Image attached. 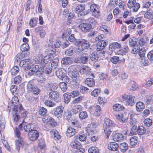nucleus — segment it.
<instances>
[{
  "instance_id": "f257e3e1",
  "label": "nucleus",
  "mask_w": 153,
  "mask_h": 153,
  "mask_svg": "<svg viewBox=\"0 0 153 153\" xmlns=\"http://www.w3.org/2000/svg\"><path fill=\"white\" fill-rule=\"evenodd\" d=\"M79 67L78 65H71L69 68L68 75L72 79L71 84L73 85L77 86L78 85L79 81Z\"/></svg>"
},
{
  "instance_id": "f03ea898",
  "label": "nucleus",
  "mask_w": 153,
  "mask_h": 153,
  "mask_svg": "<svg viewBox=\"0 0 153 153\" xmlns=\"http://www.w3.org/2000/svg\"><path fill=\"white\" fill-rule=\"evenodd\" d=\"M116 125L114 122L108 118L105 119L103 125V128L105 137L108 139L111 132V130H115Z\"/></svg>"
},
{
  "instance_id": "7ed1b4c3",
  "label": "nucleus",
  "mask_w": 153,
  "mask_h": 153,
  "mask_svg": "<svg viewBox=\"0 0 153 153\" xmlns=\"http://www.w3.org/2000/svg\"><path fill=\"white\" fill-rule=\"evenodd\" d=\"M134 98V96L124 94L119 99V100L121 102H122L127 100L126 102V105L132 106L133 104Z\"/></svg>"
},
{
  "instance_id": "20e7f679",
  "label": "nucleus",
  "mask_w": 153,
  "mask_h": 153,
  "mask_svg": "<svg viewBox=\"0 0 153 153\" xmlns=\"http://www.w3.org/2000/svg\"><path fill=\"white\" fill-rule=\"evenodd\" d=\"M23 122H23L19 126V127L21 130H24L25 131L29 132L35 129L36 128L35 127V125L32 123H28L26 125H25Z\"/></svg>"
},
{
  "instance_id": "39448f33",
  "label": "nucleus",
  "mask_w": 153,
  "mask_h": 153,
  "mask_svg": "<svg viewBox=\"0 0 153 153\" xmlns=\"http://www.w3.org/2000/svg\"><path fill=\"white\" fill-rule=\"evenodd\" d=\"M20 66L26 71L29 70L31 68L32 64L29 59H26L22 60L19 63Z\"/></svg>"
},
{
  "instance_id": "423d86ee",
  "label": "nucleus",
  "mask_w": 153,
  "mask_h": 153,
  "mask_svg": "<svg viewBox=\"0 0 153 153\" xmlns=\"http://www.w3.org/2000/svg\"><path fill=\"white\" fill-rule=\"evenodd\" d=\"M36 128L31 131H29L28 134V138L31 141L36 140L39 136V132L35 129Z\"/></svg>"
},
{
  "instance_id": "0eeeda50",
  "label": "nucleus",
  "mask_w": 153,
  "mask_h": 153,
  "mask_svg": "<svg viewBox=\"0 0 153 153\" xmlns=\"http://www.w3.org/2000/svg\"><path fill=\"white\" fill-rule=\"evenodd\" d=\"M85 8V5L84 4H79L77 5L75 10V12L78 13V16H79V15L81 16H84V18H86V15L85 13L82 12L84 10Z\"/></svg>"
},
{
  "instance_id": "6e6552de",
  "label": "nucleus",
  "mask_w": 153,
  "mask_h": 153,
  "mask_svg": "<svg viewBox=\"0 0 153 153\" xmlns=\"http://www.w3.org/2000/svg\"><path fill=\"white\" fill-rule=\"evenodd\" d=\"M42 69H39V65H36L32 68V69L28 71V74L29 76H31L33 75L36 73L37 75H40L41 74Z\"/></svg>"
},
{
  "instance_id": "1a4fd4ad",
  "label": "nucleus",
  "mask_w": 153,
  "mask_h": 153,
  "mask_svg": "<svg viewBox=\"0 0 153 153\" xmlns=\"http://www.w3.org/2000/svg\"><path fill=\"white\" fill-rule=\"evenodd\" d=\"M18 107H15L13 108L12 114L13 115V118L14 122L16 123L19 120L20 117L18 113Z\"/></svg>"
},
{
  "instance_id": "9d476101",
  "label": "nucleus",
  "mask_w": 153,
  "mask_h": 153,
  "mask_svg": "<svg viewBox=\"0 0 153 153\" xmlns=\"http://www.w3.org/2000/svg\"><path fill=\"white\" fill-rule=\"evenodd\" d=\"M79 27L84 32H88L92 28V26L89 23H82L79 26Z\"/></svg>"
},
{
  "instance_id": "9b49d317",
  "label": "nucleus",
  "mask_w": 153,
  "mask_h": 153,
  "mask_svg": "<svg viewBox=\"0 0 153 153\" xmlns=\"http://www.w3.org/2000/svg\"><path fill=\"white\" fill-rule=\"evenodd\" d=\"M42 120L44 121L45 123H47L52 126H55L56 125L54 120L50 116L47 115L45 116L44 117L42 118Z\"/></svg>"
},
{
  "instance_id": "f8f14e48",
  "label": "nucleus",
  "mask_w": 153,
  "mask_h": 153,
  "mask_svg": "<svg viewBox=\"0 0 153 153\" xmlns=\"http://www.w3.org/2000/svg\"><path fill=\"white\" fill-rule=\"evenodd\" d=\"M64 107L62 106L57 107L54 112V114L58 118H61L62 117Z\"/></svg>"
},
{
  "instance_id": "ddd939ff",
  "label": "nucleus",
  "mask_w": 153,
  "mask_h": 153,
  "mask_svg": "<svg viewBox=\"0 0 153 153\" xmlns=\"http://www.w3.org/2000/svg\"><path fill=\"white\" fill-rule=\"evenodd\" d=\"M53 58V55L51 54L46 55L43 59L42 66L45 67L47 64H48Z\"/></svg>"
},
{
  "instance_id": "4468645a",
  "label": "nucleus",
  "mask_w": 153,
  "mask_h": 153,
  "mask_svg": "<svg viewBox=\"0 0 153 153\" xmlns=\"http://www.w3.org/2000/svg\"><path fill=\"white\" fill-rule=\"evenodd\" d=\"M56 76L60 79H63L64 77L66 74V71L64 68L59 69L56 71Z\"/></svg>"
},
{
  "instance_id": "2eb2a0df",
  "label": "nucleus",
  "mask_w": 153,
  "mask_h": 153,
  "mask_svg": "<svg viewBox=\"0 0 153 153\" xmlns=\"http://www.w3.org/2000/svg\"><path fill=\"white\" fill-rule=\"evenodd\" d=\"M124 137L123 134L121 133H116L113 135V139L115 141L120 142L123 141Z\"/></svg>"
},
{
  "instance_id": "dca6fc26",
  "label": "nucleus",
  "mask_w": 153,
  "mask_h": 153,
  "mask_svg": "<svg viewBox=\"0 0 153 153\" xmlns=\"http://www.w3.org/2000/svg\"><path fill=\"white\" fill-rule=\"evenodd\" d=\"M45 87L48 90H56L58 88V85L56 83H48L46 84Z\"/></svg>"
},
{
  "instance_id": "f3484780",
  "label": "nucleus",
  "mask_w": 153,
  "mask_h": 153,
  "mask_svg": "<svg viewBox=\"0 0 153 153\" xmlns=\"http://www.w3.org/2000/svg\"><path fill=\"white\" fill-rule=\"evenodd\" d=\"M119 145L115 142H110L108 145V149L111 151H116L119 148Z\"/></svg>"
},
{
  "instance_id": "a211bd4d",
  "label": "nucleus",
  "mask_w": 153,
  "mask_h": 153,
  "mask_svg": "<svg viewBox=\"0 0 153 153\" xmlns=\"http://www.w3.org/2000/svg\"><path fill=\"white\" fill-rule=\"evenodd\" d=\"M49 98L51 100L55 101L59 97V94L58 92L56 91H51L49 92Z\"/></svg>"
},
{
  "instance_id": "6ab92c4d",
  "label": "nucleus",
  "mask_w": 153,
  "mask_h": 153,
  "mask_svg": "<svg viewBox=\"0 0 153 153\" xmlns=\"http://www.w3.org/2000/svg\"><path fill=\"white\" fill-rule=\"evenodd\" d=\"M24 144V141L22 137L18 138V139L15 141L16 149L19 150L20 147L23 146Z\"/></svg>"
},
{
  "instance_id": "aec40b11",
  "label": "nucleus",
  "mask_w": 153,
  "mask_h": 153,
  "mask_svg": "<svg viewBox=\"0 0 153 153\" xmlns=\"http://www.w3.org/2000/svg\"><path fill=\"white\" fill-rule=\"evenodd\" d=\"M89 56L87 53H85L81 54L79 58L80 62L83 64L86 63L88 62Z\"/></svg>"
},
{
  "instance_id": "412c9836",
  "label": "nucleus",
  "mask_w": 153,
  "mask_h": 153,
  "mask_svg": "<svg viewBox=\"0 0 153 153\" xmlns=\"http://www.w3.org/2000/svg\"><path fill=\"white\" fill-rule=\"evenodd\" d=\"M75 139L79 140L81 141H85L87 138L86 134L83 132H80L79 133L75 136Z\"/></svg>"
},
{
  "instance_id": "4be33fe9",
  "label": "nucleus",
  "mask_w": 153,
  "mask_h": 153,
  "mask_svg": "<svg viewBox=\"0 0 153 153\" xmlns=\"http://www.w3.org/2000/svg\"><path fill=\"white\" fill-rule=\"evenodd\" d=\"M76 133V130L74 128L69 127L67 131L66 135L69 137H71Z\"/></svg>"
},
{
  "instance_id": "5701e85b",
  "label": "nucleus",
  "mask_w": 153,
  "mask_h": 153,
  "mask_svg": "<svg viewBox=\"0 0 153 153\" xmlns=\"http://www.w3.org/2000/svg\"><path fill=\"white\" fill-rule=\"evenodd\" d=\"M85 82L86 84L90 87H92L95 85L94 79L93 78H87Z\"/></svg>"
},
{
  "instance_id": "b1692460",
  "label": "nucleus",
  "mask_w": 153,
  "mask_h": 153,
  "mask_svg": "<svg viewBox=\"0 0 153 153\" xmlns=\"http://www.w3.org/2000/svg\"><path fill=\"white\" fill-rule=\"evenodd\" d=\"M115 116L116 119L121 123H124L125 122L126 119L124 118L123 114L118 113L115 114Z\"/></svg>"
},
{
  "instance_id": "393cba45",
  "label": "nucleus",
  "mask_w": 153,
  "mask_h": 153,
  "mask_svg": "<svg viewBox=\"0 0 153 153\" xmlns=\"http://www.w3.org/2000/svg\"><path fill=\"white\" fill-rule=\"evenodd\" d=\"M119 146L120 151L123 152H125L128 148V144L125 142L120 143Z\"/></svg>"
},
{
  "instance_id": "a878e982",
  "label": "nucleus",
  "mask_w": 153,
  "mask_h": 153,
  "mask_svg": "<svg viewBox=\"0 0 153 153\" xmlns=\"http://www.w3.org/2000/svg\"><path fill=\"white\" fill-rule=\"evenodd\" d=\"M144 107V104L141 102H138L136 104V109L138 112L142 111Z\"/></svg>"
},
{
  "instance_id": "bb28decb",
  "label": "nucleus",
  "mask_w": 153,
  "mask_h": 153,
  "mask_svg": "<svg viewBox=\"0 0 153 153\" xmlns=\"http://www.w3.org/2000/svg\"><path fill=\"white\" fill-rule=\"evenodd\" d=\"M121 44L117 42L111 43L109 46V49L113 51L114 49H118L121 48Z\"/></svg>"
},
{
  "instance_id": "cd10ccee",
  "label": "nucleus",
  "mask_w": 153,
  "mask_h": 153,
  "mask_svg": "<svg viewBox=\"0 0 153 153\" xmlns=\"http://www.w3.org/2000/svg\"><path fill=\"white\" fill-rule=\"evenodd\" d=\"M45 67L43 66H40L39 68V69H42V71H41V74L40 75L42 74L45 73L47 74H49L51 73L52 71V69L51 67L49 66L48 67L47 66L45 69H44V68Z\"/></svg>"
},
{
  "instance_id": "c85d7f7f",
  "label": "nucleus",
  "mask_w": 153,
  "mask_h": 153,
  "mask_svg": "<svg viewBox=\"0 0 153 153\" xmlns=\"http://www.w3.org/2000/svg\"><path fill=\"white\" fill-rule=\"evenodd\" d=\"M90 68L87 66H83L79 69L80 73L82 74H87L90 71Z\"/></svg>"
},
{
  "instance_id": "c756f323",
  "label": "nucleus",
  "mask_w": 153,
  "mask_h": 153,
  "mask_svg": "<svg viewBox=\"0 0 153 153\" xmlns=\"http://www.w3.org/2000/svg\"><path fill=\"white\" fill-rule=\"evenodd\" d=\"M71 145V147L74 149H78L82 147V145L78 141L74 140L72 141Z\"/></svg>"
},
{
  "instance_id": "7c9ffc66",
  "label": "nucleus",
  "mask_w": 153,
  "mask_h": 153,
  "mask_svg": "<svg viewBox=\"0 0 153 153\" xmlns=\"http://www.w3.org/2000/svg\"><path fill=\"white\" fill-rule=\"evenodd\" d=\"M61 63L65 65H71L72 63V61L70 58L65 57L62 59Z\"/></svg>"
},
{
  "instance_id": "2f4dec72",
  "label": "nucleus",
  "mask_w": 153,
  "mask_h": 153,
  "mask_svg": "<svg viewBox=\"0 0 153 153\" xmlns=\"http://www.w3.org/2000/svg\"><path fill=\"white\" fill-rule=\"evenodd\" d=\"M137 137L136 136L132 137L130 139V146L132 147L134 146L137 143Z\"/></svg>"
},
{
  "instance_id": "473e14b6",
  "label": "nucleus",
  "mask_w": 153,
  "mask_h": 153,
  "mask_svg": "<svg viewBox=\"0 0 153 153\" xmlns=\"http://www.w3.org/2000/svg\"><path fill=\"white\" fill-rule=\"evenodd\" d=\"M90 45L89 43L85 39H82L81 47L82 49H87L89 47Z\"/></svg>"
},
{
  "instance_id": "72a5a7b5",
  "label": "nucleus",
  "mask_w": 153,
  "mask_h": 153,
  "mask_svg": "<svg viewBox=\"0 0 153 153\" xmlns=\"http://www.w3.org/2000/svg\"><path fill=\"white\" fill-rule=\"evenodd\" d=\"M64 101L67 104L70 101L71 97L70 93L67 92L63 94Z\"/></svg>"
},
{
  "instance_id": "f704fd0d",
  "label": "nucleus",
  "mask_w": 153,
  "mask_h": 153,
  "mask_svg": "<svg viewBox=\"0 0 153 153\" xmlns=\"http://www.w3.org/2000/svg\"><path fill=\"white\" fill-rule=\"evenodd\" d=\"M19 69L18 66H14L11 68L10 73L12 75H16L19 72Z\"/></svg>"
},
{
  "instance_id": "c9c22d12",
  "label": "nucleus",
  "mask_w": 153,
  "mask_h": 153,
  "mask_svg": "<svg viewBox=\"0 0 153 153\" xmlns=\"http://www.w3.org/2000/svg\"><path fill=\"white\" fill-rule=\"evenodd\" d=\"M138 51V53L140 58H144L146 53L145 49L144 48H139Z\"/></svg>"
},
{
  "instance_id": "e433bc0d",
  "label": "nucleus",
  "mask_w": 153,
  "mask_h": 153,
  "mask_svg": "<svg viewBox=\"0 0 153 153\" xmlns=\"http://www.w3.org/2000/svg\"><path fill=\"white\" fill-rule=\"evenodd\" d=\"M137 132L138 134L142 135L145 133L146 129L143 126H139L138 128Z\"/></svg>"
},
{
  "instance_id": "4c0bfd02",
  "label": "nucleus",
  "mask_w": 153,
  "mask_h": 153,
  "mask_svg": "<svg viewBox=\"0 0 153 153\" xmlns=\"http://www.w3.org/2000/svg\"><path fill=\"white\" fill-rule=\"evenodd\" d=\"M35 86L33 80H31L27 83V88L28 91H31Z\"/></svg>"
},
{
  "instance_id": "58836bf2",
  "label": "nucleus",
  "mask_w": 153,
  "mask_h": 153,
  "mask_svg": "<svg viewBox=\"0 0 153 153\" xmlns=\"http://www.w3.org/2000/svg\"><path fill=\"white\" fill-rule=\"evenodd\" d=\"M52 133L53 135V137L55 140H59L61 138V136L60 135L58 131L56 129H53L52 131Z\"/></svg>"
},
{
  "instance_id": "ea45409f",
  "label": "nucleus",
  "mask_w": 153,
  "mask_h": 153,
  "mask_svg": "<svg viewBox=\"0 0 153 153\" xmlns=\"http://www.w3.org/2000/svg\"><path fill=\"white\" fill-rule=\"evenodd\" d=\"M59 86L62 91L63 92H65L67 89V85L65 82H63L59 83Z\"/></svg>"
},
{
  "instance_id": "a19ab883",
  "label": "nucleus",
  "mask_w": 153,
  "mask_h": 153,
  "mask_svg": "<svg viewBox=\"0 0 153 153\" xmlns=\"http://www.w3.org/2000/svg\"><path fill=\"white\" fill-rule=\"evenodd\" d=\"M20 49L23 52L28 51L29 49V46L28 44L24 43L21 45Z\"/></svg>"
},
{
  "instance_id": "79ce46f5",
  "label": "nucleus",
  "mask_w": 153,
  "mask_h": 153,
  "mask_svg": "<svg viewBox=\"0 0 153 153\" xmlns=\"http://www.w3.org/2000/svg\"><path fill=\"white\" fill-rule=\"evenodd\" d=\"M74 47H70L68 49H66L65 52V54L68 56H71L74 53Z\"/></svg>"
},
{
  "instance_id": "37998d69",
  "label": "nucleus",
  "mask_w": 153,
  "mask_h": 153,
  "mask_svg": "<svg viewBox=\"0 0 153 153\" xmlns=\"http://www.w3.org/2000/svg\"><path fill=\"white\" fill-rule=\"evenodd\" d=\"M44 103L46 105L50 107H54L56 105L55 103L49 100H46L45 102Z\"/></svg>"
},
{
  "instance_id": "c03bdc74",
  "label": "nucleus",
  "mask_w": 153,
  "mask_h": 153,
  "mask_svg": "<svg viewBox=\"0 0 153 153\" xmlns=\"http://www.w3.org/2000/svg\"><path fill=\"white\" fill-rule=\"evenodd\" d=\"M137 43V41L136 39L130 38L128 40V45L131 47L135 46Z\"/></svg>"
},
{
  "instance_id": "a18cd8bd",
  "label": "nucleus",
  "mask_w": 153,
  "mask_h": 153,
  "mask_svg": "<svg viewBox=\"0 0 153 153\" xmlns=\"http://www.w3.org/2000/svg\"><path fill=\"white\" fill-rule=\"evenodd\" d=\"M90 58L91 61L94 62H96L98 59V55L95 52L91 54Z\"/></svg>"
},
{
  "instance_id": "49530a36",
  "label": "nucleus",
  "mask_w": 153,
  "mask_h": 153,
  "mask_svg": "<svg viewBox=\"0 0 153 153\" xmlns=\"http://www.w3.org/2000/svg\"><path fill=\"white\" fill-rule=\"evenodd\" d=\"M113 108L115 111H119L122 110L124 108L119 104H116L114 105Z\"/></svg>"
},
{
  "instance_id": "de8ad7c7",
  "label": "nucleus",
  "mask_w": 153,
  "mask_h": 153,
  "mask_svg": "<svg viewBox=\"0 0 153 153\" xmlns=\"http://www.w3.org/2000/svg\"><path fill=\"white\" fill-rule=\"evenodd\" d=\"M134 122H131L130 123V125L131 126V130L132 132H130L129 133V135H132L134 134L135 130L137 128V126L133 123Z\"/></svg>"
},
{
  "instance_id": "09e8293b",
  "label": "nucleus",
  "mask_w": 153,
  "mask_h": 153,
  "mask_svg": "<svg viewBox=\"0 0 153 153\" xmlns=\"http://www.w3.org/2000/svg\"><path fill=\"white\" fill-rule=\"evenodd\" d=\"M95 114L96 116H99L101 114V108L99 105H96L95 107Z\"/></svg>"
},
{
  "instance_id": "8fccbe9b",
  "label": "nucleus",
  "mask_w": 153,
  "mask_h": 153,
  "mask_svg": "<svg viewBox=\"0 0 153 153\" xmlns=\"http://www.w3.org/2000/svg\"><path fill=\"white\" fill-rule=\"evenodd\" d=\"M88 151L89 153H98L99 149L97 147L92 146L88 149Z\"/></svg>"
},
{
  "instance_id": "3c124183",
  "label": "nucleus",
  "mask_w": 153,
  "mask_h": 153,
  "mask_svg": "<svg viewBox=\"0 0 153 153\" xmlns=\"http://www.w3.org/2000/svg\"><path fill=\"white\" fill-rule=\"evenodd\" d=\"M140 7V4L136 2L135 4H134L132 6V7H131V8L132 9L133 12H135L138 11Z\"/></svg>"
},
{
  "instance_id": "603ef678",
  "label": "nucleus",
  "mask_w": 153,
  "mask_h": 153,
  "mask_svg": "<svg viewBox=\"0 0 153 153\" xmlns=\"http://www.w3.org/2000/svg\"><path fill=\"white\" fill-rule=\"evenodd\" d=\"M19 102V100L18 97L16 96H14L13 97L11 100V103L13 106H14L15 108L16 106L17 107L16 104Z\"/></svg>"
},
{
  "instance_id": "864d4df0",
  "label": "nucleus",
  "mask_w": 153,
  "mask_h": 153,
  "mask_svg": "<svg viewBox=\"0 0 153 153\" xmlns=\"http://www.w3.org/2000/svg\"><path fill=\"white\" fill-rule=\"evenodd\" d=\"M100 92V90L99 89H95L91 92V94L93 96L96 97L99 95Z\"/></svg>"
},
{
  "instance_id": "5fc2aeb1",
  "label": "nucleus",
  "mask_w": 153,
  "mask_h": 153,
  "mask_svg": "<svg viewBox=\"0 0 153 153\" xmlns=\"http://www.w3.org/2000/svg\"><path fill=\"white\" fill-rule=\"evenodd\" d=\"M22 79V78L21 76L19 75H18L14 79V83L16 84H19L21 82Z\"/></svg>"
},
{
  "instance_id": "6e6d98bb",
  "label": "nucleus",
  "mask_w": 153,
  "mask_h": 153,
  "mask_svg": "<svg viewBox=\"0 0 153 153\" xmlns=\"http://www.w3.org/2000/svg\"><path fill=\"white\" fill-rule=\"evenodd\" d=\"M91 126L88 125L87 128V132L89 134H93L94 133L95 131V129L94 128H91Z\"/></svg>"
},
{
  "instance_id": "4d7b16f0",
  "label": "nucleus",
  "mask_w": 153,
  "mask_h": 153,
  "mask_svg": "<svg viewBox=\"0 0 153 153\" xmlns=\"http://www.w3.org/2000/svg\"><path fill=\"white\" fill-rule=\"evenodd\" d=\"M144 123L145 125L147 127H149L152 124V120L149 118L145 119L144 121Z\"/></svg>"
},
{
  "instance_id": "13d9d810",
  "label": "nucleus",
  "mask_w": 153,
  "mask_h": 153,
  "mask_svg": "<svg viewBox=\"0 0 153 153\" xmlns=\"http://www.w3.org/2000/svg\"><path fill=\"white\" fill-rule=\"evenodd\" d=\"M58 62L59 59L57 58H55L51 64V67L56 68L57 66Z\"/></svg>"
},
{
  "instance_id": "bf43d9fd",
  "label": "nucleus",
  "mask_w": 153,
  "mask_h": 153,
  "mask_svg": "<svg viewBox=\"0 0 153 153\" xmlns=\"http://www.w3.org/2000/svg\"><path fill=\"white\" fill-rule=\"evenodd\" d=\"M27 54L25 52L18 53L16 56L17 58L19 59H24L27 57Z\"/></svg>"
},
{
  "instance_id": "052dcab7",
  "label": "nucleus",
  "mask_w": 153,
  "mask_h": 153,
  "mask_svg": "<svg viewBox=\"0 0 153 153\" xmlns=\"http://www.w3.org/2000/svg\"><path fill=\"white\" fill-rule=\"evenodd\" d=\"M79 116L81 119H84L87 118L88 115L86 111H82L79 113Z\"/></svg>"
},
{
  "instance_id": "680f3d73",
  "label": "nucleus",
  "mask_w": 153,
  "mask_h": 153,
  "mask_svg": "<svg viewBox=\"0 0 153 153\" xmlns=\"http://www.w3.org/2000/svg\"><path fill=\"white\" fill-rule=\"evenodd\" d=\"M5 121L4 118H2L0 120V133L1 129H4L5 127Z\"/></svg>"
},
{
  "instance_id": "e2e57ef3",
  "label": "nucleus",
  "mask_w": 153,
  "mask_h": 153,
  "mask_svg": "<svg viewBox=\"0 0 153 153\" xmlns=\"http://www.w3.org/2000/svg\"><path fill=\"white\" fill-rule=\"evenodd\" d=\"M72 114L71 111H68L65 113V118L68 120H71L72 118Z\"/></svg>"
},
{
  "instance_id": "0e129e2a",
  "label": "nucleus",
  "mask_w": 153,
  "mask_h": 153,
  "mask_svg": "<svg viewBox=\"0 0 153 153\" xmlns=\"http://www.w3.org/2000/svg\"><path fill=\"white\" fill-rule=\"evenodd\" d=\"M2 141L4 146L6 149L9 151H10L11 150V148L7 142L4 139H2Z\"/></svg>"
},
{
  "instance_id": "69168bd1",
  "label": "nucleus",
  "mask_w": 153,
  "mask_h": 153,
  "mask_svg": "<svg viewBox=\"0 0 153 153\" xmlns=\"http://www.w3.org/2000/svg\"><path fill=\"white\" fill-rule=\"evenodd\" d=\"M30 25L32 27H35L37 25V21L34 18L31 19L29 21Z\"/></svg>"
},
{
  "instance_id": "338daca9",
  "label": "nucleus",
  "mask_w": 153,
  "mask_h": 153,
  "mask_svg": "<svg viewBox=\"0 0 153 153\" xmlns=\"http://www.w3.org/2000/svg\"><path fill=\"white\" fill-rule=\"evenodd\" d=\"M85 19L86 21L87 22L90 23V24L91 23L94 25L97 23V22L94 18L90 17L87 19Z\"/></svg>"
},
{
  "instance_id": "774afa93",
  "label": "nucleus",
  "mask_w": 153,
  "mask_h": 153,
  "mask_svg": "<svg viewBox=\"0 0 153 153\" xmlns=\"http://www.w3.org/2000/svg\"><path fill=\"white\" fill-rule=\"evenodd\" d=\"M47 111L46 108L44 107H42L39 110V114L41 115L44 116L45 114Z\"/></svg>"
}]
</instances>
